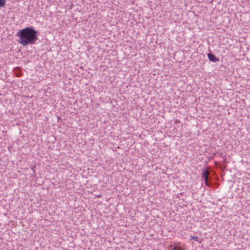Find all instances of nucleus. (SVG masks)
<instances>
[{
    "instance_id": "f257e3e1",
    "label": "nucleus",
    "mask_w": 250,
    "mask_h": 250,
    "mask_svg": "<svg viewBox=\"0 0 250 250\" xmlns=\"http://www.w3.org/2000/svg\"><path fill=\"white\" fill-rule=\"evenodd\" d=\"M37 32L33 26L27 27L20 30L16 34L19 37V43L24 46L29 44H34L38 40Z\"/></svg>"
},
{
    "instance_id": "f03ea898",
    "label": "nucleus",
    "mask_w": 250,
    "mask_h": 250,
    "mask_svg": "<svg viewBox=\"0 0 250 250\" xmlns=\"http://www.w3.org/2000/svg\"><path fill=\"white\" fill-rule=\"evenodd\" d=\"M208 57L209 60L212 62H217L219 61V59L217 58L214 54L212 53H209L208 54Z\"/></svg>"
},
{
    "instance_id": "7ed1b4c3",
    "label": "nucleus",
    "mask_w": 250,
    "mask_h": 250,
    "mask_svg": "<svg viewBox=\"0 0 250 250\" xmlns=\"http://www.w3.org/2000/svg\"><path fill=\"white\" fill-rule=\"evenodd\" d=\"M209 174V172L208 170H204L202 172V178L204 179L206 185H207L208 178Z\"/></svg>"
},
{
    "instance_id": "20e7f679",
    "label": "nucleus",
    "mask_w": 250,
    "mask_h": 250,
    "mask_svg": "<svg viewBox=\"0 0 250 250\" xmlns=\"http://www.w3.org/2000/svg\"><path fill=\"white\" fill-rule=\"evenodd\" d=\"M190 239L194 240L197 242H201L200 239L197 236H191Z\"/></svg>"
},
{
    "instance_id": "39448f33",
    "label": "nucleus",
    "mask_w": 250,
    "mask_h": 250,
    "mask_svg": "<svg viewBox=\"0 0 250 250\" xmlns=\"http://www.w3.org/2000/svg\"><path fill=\"white\" fill-rule=\"evenodd\" d=\"M6 5V0H0V7H4Z\"/></svg>"
},
{
    "instance_id": "423d86ee",
    "label": "nucleus",
    "mask_w": 250,
    "mask_h": 250,
    "mask_svg": "<svg viewBox=\"0 0 250 250\" xmlns=\"http://www.w3.org/2000/svg\"><path fill=\"white\" fill-rule=\"evenodd\" d=\"M172 250H183V249L180 247H174Z\"/></svg>"
}]
</instances>
